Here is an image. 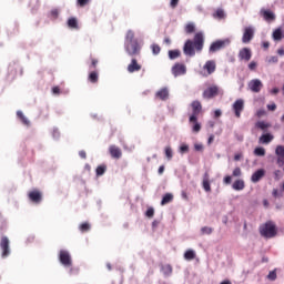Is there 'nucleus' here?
I'll return each instance as SVG.
<instances>
[{
  "mask_svg": "<svg viewBox=\"0 0 284 284\" xmlns=\"http://www.w3.org/2000/svg\"><path fill=\"white\" fill-rule=\"evenodd\" d=\"M247 87L251 92L258 94L263 90V82L260 79H253L248 82Z\"/></svg>",
  "mask_w": 284,
  "mask_h": 284,
  "instance_id": "obj_9",
  "label": "nucleus"
},
{
  "mask_svg": "<svg viewBox=\"0 0 284 284\" xmlns=\"http://www.w3.org/2000/svg\"><path fill=\"white\" fill-rule=\"evenodd\" d=\"M272 37H273L274 41H281L283 39V30L281 28L275 29L273 31V36Z\"/></svg>",
  "mask_w": 284,
  "mask_h": 284,
  "instance_id": "obj_29",
  "label": "nucleus"
},
{
  "mask_svg": "<svg viewBox=\"0 0 284 284\" xmlns=\"http://www.w3.org/2000/svg\"><path fill=\"white\" fill-rule=\"evenodd\" d=\"M214 19H225V11L223 9H216L213 13Z\"/></svg>",
  "mask_w": 284,
  "mask_h": 284,
  "instance_id": "obj_34",
  "label": "nucleus"
},
{
  "mask_svg": "<svg viewBox=\"0 0 284 284\" xmlns=\"http://www.w3.org/2000/svg\"><path fill=\"white\" fill-rule=\"evenodd\" d=\"M275 154L277 156V165L282 168V165H284V146L277 145L275 149Z\"/></svg>",
  "mask_w": 284,
  "mask_h": 284,
  "instance_id": "obj_13",
  "label": "nucleus"
},
{
  "mask_svg": "<svg viewBox=\"0 0 284 284\" xmlns=\"http://www.w3.org/2000/svg\"><path fill=\"white\" fill-rule=\"evenodd\" d=\"M256 62L255 61H252V62H250V64H248V69L250 70H256Z\"/></svg>",
  "mask_w": 284,
  "mask_h": 284,
  "instance_id": "obj_54",
  "label": "nucleus"
},
{
  "mask_svg": "<svg viewBox=\"0 0 284 284\" xmlns=\"http://www.w3.org/2000/svg\"><path fill=\"white\" fill-rule=\"evenodd\" d=\"M180 152H181L182 154H185V152H190V146H189L187 144H182V145L180 146Z\"/></svg>",
  "mask_w": 284,
  "mask_h": 284,
  "instance_id": "obj_43",
  "label": "nucleus"
},
{
  "mask_svg": "<svg viewBox=\"0 0 284 284\" xmlns=\"http://www.w3.org/2000/svg\"><path fill=\"white\" fill-rule=\"evenodd\" d=\"M50 14L52 19H59V9H52Z\"/></svg>",
  "mask_w": 284,
  "mask_h": 284,
  "instance_id": "obj_47",
  "label": "nucleus"
},
{
  "mask_svg": "<svg viewBox=\"0 0 284 284\" xmlns=\"http://www.w3.org/2000/svg\"><path fill=\"white\" fill-rule=\"evenodd\" d=\"M174 201V195L172 193H166L162 197L161 205H168V203H172Z\"/></svg>",
  "mask_w": 284,
  "mask_h": 284,
  "instance_id": "obj_28",
  "label": "nucleus"
},
{
  "mask_svg": "<svg viewBox=\"0 0 284 284\" xmlns=\"http://www.w3.org/2000/svg\"><path fill=\"white\" fill-rule=\"evenodd\" d=\"M181 0H171V2H170V7L174 10V8H176V6H179V2H180Z\"/></svg>",
  "mask_w": 284,
  "mask_h": 284,
  "instance_id": "obj_50",
  "label": "nucleus"
},
{
  "mask_svg": "<svg viewBox=\"0 0 284 284\" xmlns=\"http://www.w3.org/2000/svg\"><path fill=\"white\" fill-rule=\"evenodd\" d=\"M156 99H160L161 101H168L170 99V91H168L166 88L161 89L155 93Z\"/></svg>",
  "mask_w": 284,
  "mask_h": 284,
  "instance_id": "obj_21",
  "label": "nucleus"
},
{
  "mask_svg": "<svg viewBox=\"0 0 284 284\" xmlns=\"http://www.w3.org/2000/svg\"><path fill=\"white\" fill-rule=\"evenodd\" d=\"M268 281H274L276 278V270L271 271L267 275Z\"/></svg>",
  "mask_w": 284,
  "mask_h": 284,
  "instance_id": "obj_46",
  "label": "nucleus"
},
{
  "mask_svg": "<svg viewBox=\"0 0 284 284\" xmlns=\"http://www.w3.org/2000/svg\"><path fill=\"white\" fill-rule=\"evenodd\" d=\"M212 232H214V229L209 227V226H203V227L201 229V234H202V235H205V234L210 235V234H212Z\"/></svg>",
  "mask_w": 284,
  "mask_h": 284,
  "instance_id": "obj_40",
  "label": "nucleus"
},
{
  "mask_svg": "<svg viewBox=\"0 0 284 284\" xmlns=\"http://www.w3.org/2000/svg\"><path fill=\"white\" fill-rule=\"evenodd\" d=\"M274 174H275L276 181H278V180L281 179V170H276V171L274 172Z\"/></svg>",
  "mask_w": 284,
  "mask_h": 284,
  "instance_id": "obj_57",
  "label": "nucleus"
},
{
  "mask_svg": "<svg viewBox=\"0 0 284 284\" xmlns=\"http://www.w3.org/2000/svg\"><path fill=\"white\" fill-rule=\"evenodd\" d=\"M189 123L193 124L192 132H194L195 134H199V132H201V123H199V118H195V121H189Z\"/></svg>",
  "mask_w": 284,
  "mask_h": 284,
  "instance_id": "obj_27",
  "label": "nucleus"
},
{
  "mask_svg": "<svg viewBox=\"0 0 284 284\" xmlns=\"http://www.w3.org/2000/svg\"><path fill=\"white\" fill-rule=\"evenodd\" d=\"M99 60L91 58V68H97Z\"/></svg>",
  "mask_w": 284,
  "mask_h": 284,
  "instance_id": "obj_53",
  "label": "nucleus"
},
{
  "mask_svg": "<svg viewBox=\"0 0 284 284\" xmlns=\"http://www.w3.org/2000/svg\"><path fill=\"white\" fill-rule=\"evenodd\" d=\"M263 176H265V170L258 169L257 171H255L252 174L251 181H252V183H258V181H261V179H263Z\"/></svg>",
  "mask_w": 284,
  "mask_h": 284,
  "instance_id": "obj_19",
  "label": "nucleus"
},
{
  "mask_svg": "<svg viewBox=\"0 0 284 284\" xmlns=\"http://www.w3.org/2000/svg\"><path fill=\"white\" fill-rule=\"evenodd\" d=\"M124 49L129 57H139L141 54V44L139 40L134 38L132 30L126 31Z\"/></svg>",
  "mask_w": 284,
  "mask_h": 284,
  "instance_id": "obj_2",
  "label": "nucleus"
},
{
  "mask_svg": "<svg viewBox=\"0 0 284 284\" xmlns=\"http://www.w3.org/2000/svg\"><path fill=\"white\" fill-rule=\"evenodd\" d=\"M17 116H18V119H20V121L23 123V125H30V120H28V118H26V115L23 114L22 111H18Z\"/></svg>",
  "mask_w": 284,
  "mask_h": 284,
  "instance_id": "obj_32",
  "label": "nucleus"
},
{
  "mask_svg": "<svg viewBox=\"0 0 284 284\" xmlns=\"http://www.w3.org/2000/svg\"><path fill=\"white\" fill-rule=\"evenodd\" d=\"M221 89L219 85H211L206 90H204L202 97L203 99H214V97H219Z\"/></svg>",
  "mask_w": 284,
  "mask_h": 284,
  "instance_id": "obj_7",
  "label": "nucleus"
},
{
  "mask_svg": "<svg viewBox=\"0 0 284 284\" xmlns=\"http://www.w3.org/2000/svg\"><path fill=\"white\" fill-rule=\"evenodd\" d=\"M203 70L206 71V74H214L216 72V62L214 60H209L205 62Z\"/></svg>",
  "mask_w": 284,
  "mask_h": 284,
  "instance_id": "obj_16",
  "label": "nucleus"
},
{
  "mask_svg": "<svg viewBox=\"0 0 284 284\" xmlns=\"http://www.w3.org/2000/svg\"><path fill=\"white\" fill-rule=\"evenodd\" d=\"M163 172H165V166L164 165H161L158 170V174H163Z\"/></svg>",
  "mask_w": 284,
  "mask_h": 284,
  "instance_id": "obj_59",
  "label": "nucleus"
},
{
  "mask_svg": "<svg viewBox=\"0 0 284 284\" xmlns=\"http://www.w3.org/2000/svg\"><path fill=\"white\" fill-rule=\"evenodd\" d=\"M28 199L31 201V203L39 204L41 201H43V194L41 191L34 189L28 193Z\"/></svg>",
  "mask_w": 284,
  "mask_h": 284,
  "instance_id": "obj_8",
  "label": "nucleus"
},
{
  "mask_svg": "<svg viewBox=\"0 0 284 284\" xmlns=\"http://www.w3.org/2000/svg\"><path fill=\"white\" fill-rule=\"evenodd\" d=\"M179 57H181V51L179 50L169 51V59L174 60V59H179Z\"/></svg>",
  "mask_w": 284,
  "mask_h": 284,
  "instance_id": "obj_36",
  "label": "nucleus"
},
{
  "mask_svg": "<svg viewBox=\"0 0 284 284\" xmlns=\"http://www.w3.org/2000/svg\"><path fill=\"white\" fill-rule=\"evenodd\" d=\"M184 30H185L186 34H192V33L195 32L196 27L194 26L193 22H189V23L184 27Z\"/></svg>",
  "mask_w": 284,
  "mask_h": 284,
  "instance_id": "obj_33",
  "label": "nucleus"
},
{
  "mask_svg": "<svg viewBox=\"0 0 284 284\" xmlns=\"http://www.w3.org/2000/svg\"><path fill=\"white\" fill-rule=\"evenodd\" d=\"M242 158H243V154L237 153L234 155V161H241Z\"/></svg>",
  "mask_w": 284,
  "mask_h": 284,
  "instance_id": "obj_60",
  "label": "nucleus"
},
{
  "mask_svg": "<svg viewBox=\"0 0 284 284\" xmlns=\"http://www.w3.org/2000/svg\"><path fill=\"white\" fill-rule=\"evenodd\" d=\"M184 258L185 261H194L196 258V253L194 252V250H187L184 253Z\"/></svg>",
  "mask_w": 284,
  "mask_h": 284,
  "instance_id": "obj_30",
  "label": "nucleus"
},
{
  "mask_svg": "<svg viewBox=\"0 0 284 284\" xmlns=\"http://www.w3.org/2000/svg\"><path fill=\"white\" fill-rule=\"evenodd\" d=\"M194 148H195L196 152H201V150H203V145H201V144H195Z\"/></svg>",
  "mask_w": 284,
  "mask_h": 284,
  "instance_id": "obj_61",
  "label": "nucleus"
},
{
  "mask_svg": "<svg viewBox=\"0 0 284 284\" xmlns=\"http://www.w3.org/2000/svg\"><path fill=\"white\" fill-rule=\"evenodd\" d=\"M260 234L264 239H274V236H276V224L272 221H267L260 226Z\"/></svg>",
  "mask_w": 284,
  "mask_h": 284,
  "instance_id": "obj_3",
  "label": "nucleus"
},
{
  "mask_svg": "<svg viewBox=\"0 0 284 284\" xmlns=\"http://www.w3.org/2000/svg\"><path fill=\"white\" fill-rule=\"evenodd\" d=\"M52 92H53V94H60L61 89H59V87H54V88L52 89Z\"/></svg>",
  "mask_w": 284,
  "mask_h": 284,
  "instance_id": "obj_58",
  "label": "nucleus"
},
{
  "mask_svg": "<svg viewBox=\"0 0 284 284\" xmlns=\"http://www.w3.org/2000/svg\"><path fill=\"white\" fill-rule=\"evenodd\" d=\"M278 92H281V90L278 88H274L272 91H271V94H278Z\"/></svg>",
  "mask_w": 284,
  "mask_h": 284,
  "instance_id": "obj_64",
  "label": "nucleus"
},
{
  "mask_svg": "<svg viewBox=\"0 0 284 284\" xmlns=\"http://www.w3.org/2000/svg\"><path fill=\"white\" fill-rule=\"evenodd\" d=\"M163 273L165 274V276H170V274H172V266L171 265H165L162 267Z\"/></svg>",
  "mask_w": 284,
  "mask_h": 284,
  "instance_id": "obj_41",
  "label": "nucleus"
},
{
  "mask_svg": "<svg viewBox=\"0 0 284 284\" xmlns=\"http://www.w3.org/2000/svg\"><path fill=\"white\" fill-rule=\"evenodd\" d=\"M205 38L202 32L195 33L193 40H186L183 47V52L186 57H194L196 52H203Z\"/></svg>",
  "mask_w": 284,
  "mask_h": 284,
  "instance_id": "obj_1",
  "label": "nucleus"
},
{
  "mask_svg": "<svg viewBox=\"0 0 284 284\" xmlns=\"http://www.w3.org/2000/svg\"><path fill=\"white\" fill-rule=\"evenodd\" d=\"M223 183L225 185H230L232 183V175H226L224 179H223Z\"/></svg>",
  "mask_w": 284,
  "mask_h": 284,
  "instance_id": "obj_49",
  "label": "nucleus"
},
{
  "mask_svg": "<svg viewBox=\"0 0 284 284\" xmlns=\"http://www.w3.org/2000/svg\"><path fill=\"white\" fill-rule=\"evenodd\" d=\"M221 114H222L221 110H215V112H214L215 119H219V116H221Z\"/></svg>",
  "mask_w": 284,
  "mask_h": 284,
  "instance_id": "obj_63",
  "label": "nucleus"
},
{
  "mask_svg": "<svg viewBox=\"0 0 284 284\" xmlns=\"http://www.w3.org/2000/svg\"><path fill=\"white\" fill-rule=\"evenodd\" d=\"M88 3H90V0H78V6H80V8H85Z\"/></svg>",
  "mask_w": 284,
  "mask_h": 284,
  "instance_id": "obj_48",
  "label": "nucleus"
},
{
  "mask_svg": "<svg viewBox=\"0 0 284 284\" xmlns=\"http://www.w3.org/2000/svg\"><path fill=\"white\" fill-rule=\"evenodd\" d=\"M268 63H278V57L273 55L268 59Z\"/></svg>",
  "mask_w": 284,
  "mask_h": 284,
  "instance_id": "obj_51",
  "label": "nucleus"
},
{
  "mask_svg": "<svg viewBox=\"0 0 284 284\" xmlns=\"http://www.w3.org/2000/svg\"><path fill=\"white\" fill-rule=\"evenodd\" d=\"M187 72V68L183 63H175L172 67V74L174 77H183Z\"/></svg>",
  "mask_w": 284,
  "mask_h": 284,
  "instance_id": "obj_11",
  "label": "nucleus"
},
{
  "mask_svg": "<svg viewBox=\"0 0 284 284\" xmlns=\"http://www.w3.org/2000/svg\"><path fill=\"white\" fill-rule=\"evenodd\" d=\"M227 42L224 41V40H217L215 42H213L211 45H210V52L214 53V52H219V50H223V48H225V44Z\"/></svg>",
  "mask_w": 284,
  "mask_h": 284,
  "instance_id": "obj_14",
  "label": "nucleus"
},
{
  "mask_svg": "<svg viewBox=\"0 0 284 284\" xmlns=\"http://www.w3.org/2000/svg\"><path fill=\"white\" fill-rule=\"evenodd\" d=\"M245 110V101L243 99H239L233 103V111L236 119H241V112Z\"/></svg>",
  "mask_w": 284,
  "mask_h": 284,
  "instance_id": "obj_10",
  "label": "nucleus"
},
{
  "mask_svg": "<svg viewBox=\"0 0 284 284\" xmlns=\"http://www.w3.org/2000/svg\"><path fill=\"white\" fill-rule=\"evenodd\" d=\"M79 156L80 159H88V154L85 153V151H80Z\"/></svg>",
  "mask_w": 284,
  "mask_h": 284,
  "instance_id": "obj_55",
  "label": "nucleus"
},
{
  "mask_svg": "<svg viewBox=\"0 0 284 284\" xmlns=\"http://www.w3.org/2000/svg\"><path fill=\"white\" fill-rule=\"evenodd\" d=\"M59 261L64 267H72V256L68 251H60L59 253Z\"/></svg>",
  "mask_w": 284,
  "mask_h": 284,
  "instance_id": "obj_6",
  "label": "nucleus"
},
{
  "mask_svg": "<svg viewBox=\"0 0 284 284\" xmlns=\"http://www.w3.org/2000/svg\"><path fill=\"white\" fill-rule=\"evenodd\" d=\"M264 114H265V111H264V110H258V111L256 112V116H258V118L263 116Z\"/></svg>",
  "mask_w": 284,
  "mask_h": 284,
  "instance_id": "obj_62",
  "label": "nucleus"
},
{
  "mask_svg": "<svg viewBox=\"0 0 284 284\" xmlns=\"http://www.w3.org/2000/svg\"><path fill=\"white\" fill-rule=\"evenodd\" d=\"M106 171H108V165L101 164V165H99V166L97 168L95 174H97V176H103Z\"/></svg>",
  "mask_w": 284,
  "mask_h": 284,
  "instance_id": "obj_31",
  "label": "nucleus"
},
{
  "mask_svg": "<svg viewBox=\"0 0 284 284\" xmlns=\"http://www.w3.org/2000/svg\"><path fill=\"white\" fill-rule=\"evenodd\" d=\"M272 141H274L272 133L262 134L258 139V143H262V145H268V143H272Z\"/></svg>",
  "mask_w": 284,
  "mask_h": 284,
  "instance_id": "obj_20",
  "label": "nucleus"
},
{
  "mask_svg": "<svg viewBox=\"0 0 284 284\" xmlns=\"http://www.w3.org/2000/svg\"><path fill=\"white\" fill-rule=\"evenodd\" d=\"M109 152L112 159H121V156H123V152L116 145L109 146Z\"/></svg>",
  "mask_w": 284,
  "mask_h": 284,
  "instance_id": "obj_18",
  "label": "nucleus"
},
{
  "mask_svg": "<svg viewBox=\"0 0 284 284\" xmlns=\"http://www.w3.org/2000/svg\"><path fill=\"white\" fill-rule=\"evenodd\" d=\"M153 54H159L161 52V47L159 44L151 45Z\"/></svg>",
  "mask_w": 284,
  "mask_h": 284,
  "instance_id": "obj_42",
  "label": "nucleus"
},
{
  "mask_svg": "<svg viewBox=\"0 0 284 284\" xmlns=\"http://www.w3.org/2000/svg\"><path fill=\"white\" fill-rule=\"evenodd\" d=\"M67 23L68 28H71V30H79V21L77 18H69Z\"/></svg>",
  "mask_w": 284,
  "mask_h": 284,
  "instance_id": "obj_26",
  "label": "nucleus"
},
{
  "mask_svg": "<svg viewBox=\"0 0 284 284\" xmlns=\"http://www.w3.org/2000/svg\"><path fill=\"white\" fill-rule=\"evenodd\" d=\"M141 64H139V61H136V59H132L131 63L128 64V72H130V74H133V72H141Z\"/></svg>",
  "mask_w": 284,
  "mask_h": 284,
  "instance_id": "obj_15",
  "label": "nucleus"
},
{
  "mask_svg": "<svg viewBox=\"0 0 284 284\" xmlns=\"http://www.w3.org/2000/svg\"><path fill=\"white\" fill-rule=\"evenodd\" d=\"M239 59L241 61H250V59H252V50H250L248 48H243L239 52Z\"/></svg>",
  "mask_w": 284,
  "mask_h": 284,
  "instance_id": "obj_17",
  "label": "nucleus"
},
{
  "mask_svg": "<svg viewBox=\"0 0 284 284\" xmlns=\"http://www.w3.org/2000/svg\"><path fill=\"white\" fill-rule=\"evenodd\" d=\"M90 227H91L90 223L84 222V223L80 224L79 230H80V232H90Z\"/></svg>",
  "mask_w": 284,
  "mask_h": 284,
  "instance_id": "obj_39",
  "label": "nucleus"
},
{
  "mask_svg": "<svg viewBox=\"0 0 284 284\" xmlns=\"http://www.w3.org/2000/svg\"><path fill=\"white\" fill-rule=\"evenodd\" d=\"M164 152H165V156H166L168 161H172V156H174V153L172 152V148L166 146L164 149Z\"/></svg>",
  "mask_w": 284,
  "mask_h": 284,
  "instance_id": "obj_38",
  "label": "nucleus"
},
{
  "mask_svg": "<svg viewBox=\"0 0 284 284\" xmlns=\"http://www.w3.org/2000/svg\"><path fill=\"white\" fill-rule=\"evenodd\" d=\"M267 110L274 112L276 110V103L267 104Z\"/></svg>",
  "mask_w": 284,
  "mask_h": 284,
  "instance_id": "obj_52",
  "label": "nucleus"
},
{
  "mask_svg": "<svg viewBox=\"0 0 284 284\" xmlns=\"http://www.w3.org/2000/svg\"><path fill=\"white\" fill-rule=\"evenodd\" d=\"M145 216H148V219H152V216H154V209L149 207L145 212Z\"/></svg>",
  "mask_w": 284,
  "mask_h": 284,
  "instance_id": "obj_45",
  "label": "nucleus"
},
{
  "mask_svg": "<svg viewBox=\"0 0 284 284\" xmlns=\"http://www.w3.org/2000/svg\"><path fill=\"white\" fill-rule=\"evenodd\" d=\"M212 143H214V134H211L207 140L209 145H212Z\"/></svg>",
  "mask_w": 284,
  "mask_h": 284,
  "instance_id": "obj_56",
  "label": "nucleus"
},
{
  "mask_svg": "<svg viewBox=\"0 0 284 284\" xmlns=\"http://www.w3.org/2000/svg\"><path fill=\"white\" fill-rule=\"evenodd\" d=\"M0 250H2V258H8V256H10V239H8V236L1 237Z\"/></svg>",
  "mask_w": 284,
  "mask_h": 284,
  "instance_id": "obj_4",
  "label": "nucleus"
},
{
  "mask_svg": "<svg viewBox=\"0 0 284 284\" xmlns=\"http://www.w3.org/2000/svg\"><path fill=\"white\" fill-rule=\"evenodd\" d=\"M89 81L90 83H98L99 81V73L97 71H93L89 74Z\"/></svg>",
  "mask_w": 284,
  "mask_h": 284,
  "instance_id": "obj_35",
  "label": "nucleus"
},
{
  "mask_svg": "<svg viewBox=\"0 0 284 284\" xmlns=\"http://www.w3.org/2000/svg\"><path fill=\"white\" fill-rule=\"evenodd\" d=\"M242 174L241 168L237 166L233 170L232 176H241Z\"/></svg>",
  "mask_w": 284,
  "mask_h": 284,
  "instance_id": "obj_44",
  "label": "nucleus"
},
{
  "mask_svg": "<svg viewBox=\"0 0 284 284\" xmlns=\"http://www.w3.org/2000/svg\"><path fill=\"white\" fill-rule=\"evenodd\" d=\"M255 128H257V130H262V132H265V130H267L268 128H272V124L265 121H257L255 123Z\"/></svg>",
  "mask_w": 284,
  "mask_h": 284,
  "instance_id": "obj_25",
  "label": "nucleus"
},
{
  "mask_svg": "<svg viewBox=\"0 0 284 284\" xmlns=\"http://www.w3.org/2000/svg\"><path fill=\"white\" fill-rule=\"evenodd\" d=\"M191 108L192 114L189 118V121H196V118H199V114H201V111L203 110V105L201 102H199V100H195L191 103Z\"/></svg>",
  "mask_w": 284,
  "mask_h": 284,
  "instance_id": "obj_5",
  "label": "nucleus"
},
{
  "mask_svg": "<svg viewBox=\"0 0 284 284\" xmlns=\"http://www.w3.org/2000/svg\"><path fill=\"white\" fill-rule=\"evenodd\" d=\"M261 17H263V19H265L266 21H274V19H276V16L274 14V12L270 11V10H265L262 9L260 12Z\"/></svg>",
  "mask_w": 284,
  "mask_h": 284,
  "instance_id": "obj_22",
  "label": "nucleus"
},
{
  "mask_svg": "<svg viewBox=\"0 0 284 284\" xmlns=\"http://www.w3.org/2000/svg\"><path fill=\"white\" fill-rule=\"evenodd\" d=\"M233 190L241 192V190H245V181L243 180H236L233 184H232Z\"/></svg>",
  "mask_w": 284,
  "mask_h": 284,
  "instance_id": "obj_24",
  "label": "nucleus"
},
{
  "mask_svg": "<svg viewBox=\"0 0 284 284\" xmlns=\"http://www.w3.org/2000/svg\"><path fill=\"white\" fill-rule=\"evenodd\" d=\"M254 39V28L246 27L243 32L242 42L243 43H250Z\"/></svg>",
  "mask_w": 284,
  "mask_h": 284,
  "instance_id": "obj_12",
  "label": "nucleus"
},
{
  "mask_svg": "<svg viewBox=\"0 0 284 284\" xmlns=\"http://www.w3.org/2000/svg\"><path fill=\"white\" fill-rule=\"evenodd\" d=\"M202 185H203V190L205 192H212V186L210 185V174L209 173L204 174Z\"/></svg>",
  "mask_w": 284,
  "mask_h": 284,
  "instance_id": "obj_23",
  "label": "nucleus"
},
{
  "mask_svg": "<svg viewBox=\"0 0 284 284\" xmlns=\"http://www.w3.org/2000/svg\"><path fill=\"white\" fill-rule=\"evenodd\" d=\"M255 156H265V149L263 146H257L254 149Z\"/></svg>",
  "mask_w": 284,
  "mask_h": 284,
  "instance_id": "obj_37",
  "label": "nucleus"
}]
</instances>
